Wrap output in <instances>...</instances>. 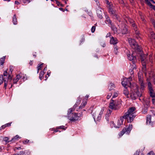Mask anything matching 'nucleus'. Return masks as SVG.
<instances>
[{
	"mask_svg": "<svg viewBox=\"0 0 155 155\" xmlns=\"http://www.w3.org/2000/svg\"><path fill=\"white\" fill-rule=\"evenodd\" d=\"M135 110V108L134 107L130 108L123 117H120V119L118 120L117 126H115V127L119 128V126L123 124L124 119L126 120L128 122L131 123L133 121L136 116Z\"/></svg>",
	"mask_w": 155,
	"mask_h": 155,
	"instance_id": "obj_1",
	"label": "nucleus"
},
{
	"mask_svg": "<svg viewBox=\"0 0 155 155\" xmlns=\"http://www.w3.org/2000/svg\"><path fill=\"white\" fill-rule=\"evenodd\" d=\"M12 79V76L10 72L8 74L7 71H5L4 72L3 75H0V84H1L4 82V88L6 89L8 81H9V83L10 84Z\"/></svg>",
	"mask_w": 155,
	"mask_h": 155,
	"instance_id": "obj_2",
	"label": "nucleus"
},
{
	"mask_svg": "<svg viewBox=\"0 0 155 155\" xmlns=\"http://www.w3.org/2000/svg\"><path fill=\"white\" fill-rule=\"evenodd\" d=\"M121 104L120 99L114 100L111 99L109 103V107L112 110H117L120 108Z\"/></svg>",
	"mask_w": 155,
	"mask_h": 155,
	"instance_id": "obj_3",
	"label": "nucleus"
},
{
	"mask_svg": "<svg viewBox=\"0 0 155 155\" xmlns=\"http://www.w3.org/2000/svg\"><path fill=\"white\" fill-rule=\"evenodd\" d=\"M138 83L139 84L141 89L143 90L145 87V84L143 82V76L141 72H139L137 73Z\"/></svg>",
	"mask_w": 155,
	"mask_h": 155,
	"instance_id": "obj_4",
	"label": "nucleus"
},
{
	"mask_svg": "<svg viewBox=\"0 0 155 155\" xmlns=\"http://www.w3.org/2000/svg\"><path fill=\"white\" fill-rule=\"evenodd\" d=\"M96 9L97 14L98 17L101 19L103 18V10L100 6V4L99 2H97V5L96 6Z\"/></svg>",
	"mask_w": 155,
	"mask_h": 155,
	"instance_id": "obj_5",
	"label": "nucleus"
},
{
	"mask_svg": "<svg viewBox=\"0 0 155 155\" xmlns=\"http://www.w3.org/2000/svg\"><path fill=\"white\" fill-rule=\"evenodd\" d=\"M132 125L131 124H129L128 127H127L124 128L123 130L119 134L120 137L122 136L125 133L129 134L132 129Z\"/></svg>",
	"mask_w": 155,
	"mask_h": 155,
	"instance_id": "obj_6",
	"label": "nucleus"
},
{
	"mask_svg": "<svg viewBox=\"0 0 155 155\" xmlns=\"http://www.w3.org/2000/svg\"><path fill=\"white\" fill-rule=\"evenodd\" d=\"M68 117L72 121H75L77 120H80L81 119V118H79L78 113H76L69 114L68 116Z\"/></svg>",
	"mask_w": 155,
	"mask_h": 155,
	"instance_id": "obj_7",
	"label": "nucleus"
},
{
	"mask_svg": "<svg viewBox=\"0 0 155 155\" xmlns=\"http://www.w3.org/2000/svg\"><path fill=\"white\" fill-rule=\"evenodd\" d=\"M131 80V78L130 77L129 78H125L124 79L123 81H122V85L125 87L126 86L130 87L131 86V83L130 82Z\"/></svg>",
	"mask_w": 155,
	"mask_h": 155,
	"instance_id": "obj_8",
	"label": "nucleus"
},
{
	"mask_svg": "<svg viewBox=\"0 0 155 155\" xmlns=\"http://www.w3.org/2000/svg\"><path fill=\"white\" fill-rule=\"evenodd\" d=\"M108 12L112 16L117 13L115 7L113 5H110L108 7Z\"/></svg>",
	"mask_w": 155,
	"mask_h": 155,
	"instance_id": "obj_9",
	"label": "nucleus"
},
{
	"mask_svg": "<svg viewBox=\"0 0 155 155\" xmlns=\"http://www.w3.org/2000/svg\"><path fill=\"white\" fill-rule=\"evenodd\" d=\"M127 55L128 59L130 61H132L133 64L135 63L137 61L136 56L134 55L133 54L131 55L128 54Z\"/></svg>",
	"mask_w": 155,
	"mask_h": 155,
	"instance_id": "obj_10",
	"label": "nucleus"
},
{
	"mask_svg": "<svg viewBox=\"0 0 155 155\" xmlns=\"http://www.w3.org/2000/svg\"><path fill=\"white\" fill-rule=\"evenodd\" d=\"M139 94V92L138 91L133 92L131 94L130 97L132 99L135 100L138 97L140 96ZM141 95V94H140V96Z\"/></svg>",
	"mask_w": 155,
	"mask_h": 155,
	"instance_id": "obj_11",
	"label": "nucleus"
},
{
	"mask_svg": "<svg viewBox=\"0 0 155 155\" xmlns=\"http://www.w3.org/2000/svg\"><path fill=\"white\" fill-rule=\"evenodd\" d=\"M110 42L111 44L115 45L118 43V40L116 38L112 37L110 40Z\"/></svg>",
	"mask_w": 155,
	"mask_h": 155,
	"instance_id": "obj_12",
	"label": "nucleus"
},
{
	"mask_svg": "<svg viewBox=\"0 0 155 155\" xmlns=\"http://www.w3.org/2000/svg\"><path fill=\"white\" fill-rule=\"evenodd\" d=\"M115 87V85L113 83H110L108 87V88L109 92L111 91H112L115 90L114 89Z\"/></svg>",
	"mask_w": 155,
	"mask_h": 155,
	"instance_id": "obj_13",
	"label": "nucleus"
},
{
	"mask_svg": "<svg viewBox=\"0 0 155 155\" xmlns=\"http://www.w3.org/2000/svg\"><path fill=\"white\" fill-rule=\"evenodd\" d=\"M112 112V111L110 110H107L106 115H105V118L106 120L107 121H109V117L111 115V113Z\"/></svg>",
	"mask_w": 155,
	"mask_h": 155,
	"instance_id": "obj_14",
	"label": "nucleus"
},
{
	"mask_svg": "<svg viewBox=\"0 0 155 155\" xmlns=\"http://www.w3.org/2000/svg\"><path fill=\"white\" fill-rule=\"evenodd\" d=\"M21 76L20 74L17 75L16 77L13 79V84H16L20 79L21 78Z\"/></svg>",
	"mask_w": 155,
	"mask_h": 155,
	"instance_id": "obj_15",
	"label": "nucleus"
},
{
	"mask_svg": "<svg viewBox=\"0 0 155 155\" xmlns=\"http://www.w3.org/2000/svg\"><path fill=\"white\" fill-rule=\"evenodd\" d=\"M131 47L135 50H139V46L138 45L137 43L135 41V43L132 44Z\"/></svg>",
	"mask_w": 155,
	"mask_h": 155,
	"instance_id": "obj_16",
	"label": "nucleus"
},
{
	"mask_svg": "<svg viewBox=\"0 0 155 155\" xmlns=\"http://www.w3.org/2000/svg\"><path fill=\"white\" fill-rule=\"evenodd\" d=\"M147 55L145 54H141L140 55V59L142 63L145 62Z\"/></svg>",
	"mask_w": 155,
	"mask_h": 155,
	"instance_id": "obj_17",
	"label": "nucleus"
},
{
	"mask_svg": "<svg viewBox=\"0 0 155 155\" xmlns=\"http://www.w3.org/2000/svg\"><path fill=\"white\" fill-rule=\"evenodd\" d=\"M105 18H106V20H105V23L108 24L109 25H111L112 24V21L110 20L109 17L107 16H105Z\"/></svg>",
	"mask_w": 155,
	"mask_h": 155,
	"instance_id": "obj_18",
	"label": "nucleus"
},
{
	"mask_svg": "<svg viewBox=\"0 0 155 155\" xmlns=\"http://www.w3.org/2000/svg\"><path fill=\"white\" fill-rule=\"evenodd\" d=\"M104 111V109L103 108H102L100 112L98 114V115L97 116V120H100L101 118V116L103 114V113Z\"/></svg>",
	"mask_w": 155,
	"mask_h": 155,
	"instance_id": "obj_19",
	"label": "nucleus"
},
{
	"mask_svg": "<svg viewBox=\"0 0 155 155\" xmlns=\"http://www.w3.org/2000/svg\"><path fill=\"white\" fill-rule=\"evenodd\" d=\"M147 85L148 91L153 90V85L150 81H148L147 83Z\"/></svg>",
	"mask_w": 155,
	"mask_h": 155,
	"instance_id": "obj_20",
	"label": "nucleus"
},
{
	"mask_svg": "<svg viewBox=\"0 0 155 155\" xmlns=\"http://www.w3.org/2000/svg\"><path fill=\"white\" fill-rule=\"evenodd\" d=\"M112 99H114V98L117 97L119 93L117 91L114 90L112 91Z\"/></svg>",
	"mask_w": 155,
	"mask_h": 155,
	"instance_id": "obj_21",
	"label": "nucleus"
},
{
	"mask_svg": "<svg viewBox=\"0 0 155 155\" xmlns=\"http://www.w3.org/2000/svg\"><path fill=\"white\" fill-rule=\"evenodd\" d=\"M112 17L116 19L119 22H120V16L118 15L116 13L112 16Z\"/></svg>",
	"mask_w": 155,
	"mask_h": 155,
	"instance_id": "obj_22",
	"label": "nucleus"
},
{
	"mask_svg": "<svg viewBox=\"0 0 155 155\" xmlns=\"http://www.w3.org/2000/svg\"><path fill=\"white\" fill-rule=\"evenodd\" d=\"M84 100L85 99H83L82 104H81V105L79 107V109H82L84 108L87 104V102L86 101H84Z\"/></svg>",
	"mask_w": 155,
	"mask_h": 155,
	"instance_id": "obj_23",
	"label": "nucleus"
},
{
	"mask_svg": "<svg viewBox=\"0 0 155 155\" xmlns=\"http://www.w3.org/2000/svg\"><path fill=\"white\" fill-rule=\"evenodd\" d=\"M110 26L112 30L114 31V33L117 32V28L114 25L112 24L111 25H110Z\"/></svg>",
	"mask_w": 155,
	"mask_h": 155,
	"instance_id": "obj_24",
	"label": "nucleus"
},
{
	"mask_svg": "<svg viewBox=\"0 0 155 155\" xmlns=\"http://www.w3.org/2000/svg\"><path fill=\"white\" fill-rule=\"evenodd\" d=\"M149 93L151 97L153 98L155 97V93L153 90L149 91Z\"/></svg>",
	"mask_w": 155,
	"mask_h": 155,
	"instance_id": "obj_25",
	"label": "nucleus"
},
{
	"mask_svg": "<svg viewBox=\"0 0 155 155\" xmlns=\"http://www.w3.org/2000/svg\"><path fill=\"white\" fill-rule=\"evenodd\" d=\"M12 22L13 24L15 25L17 24V18L16 17V14H14L13 17Z\"/></svg>",
	"mask_w": 155,
	"mask_h": 155,
	"instance_id": "obj_26",
	"label": "nucleus"
},
{
	"mask_svg": "<svg viewBox=\"0 0 155 155\" xmlns=\"http://www.w3.org/2000/svg\"><path fill=\"white\" fill-rule=\"evenodd\" d=\"M20 138L19 137V136L17 135L15 136H14L12 139L10 140V141H13V142H15L17 141L18 139Z\"/></svg>",
	"mask_w": 155,
	"mask_h": 155,
	"instance_id": "obj_27",
	"label": "nucleus"
},
{
	"mask_svg": "<svg viewBox=\"0 0 155 155\" xmlns=\"http://www.w3.org/2000/svg\"><path fill=\"white\" fill-rule=\"evenodd\" d=\"M123 94L127 97H128L129 91L127 89V87H126L125 89L123 91Z\"/></svg>",
	"mask_w": 155,
	"mask_h": 155,
	"instance_id": "obj_28",
	"label": "nucleus"
},
{
	"mask_svg": "<svg viewBox=\"0 0 155 155\" xmlns=\"http://www.w3.org/2000/svg\"><path fill=\"white\" fill-rule=\"evenodd\" d=\"M151 117L150 116L148 115V117H147V124H149L152 125V123H151Z\"/></svg>",
	"mask_w": 155,
	"mask_h": 155,
	"instance_id": "obj_29",
	"label": "nucleus"
},
{
	"mask_svg": "<svg viewBox=\"0 0 155 155\" xmlns=\"http://www.w3.org/2000/svg\"><path fill=\"white\" fill-rule=\"evenodd\" d=\"M121 32L122 34H126L127 32V28L125 27V26L123 28L122 30L121 31Z\"/></svg>",
	"mask_w": 155,
	"mask_h": 155,
	"instance_id": "obj_30",
	"label": "nucleus"
},
{
	"mask_svg": "<svg viewBox=\"0 0 155 155\" xmlns=\"http://www.w3.org/2000/svg\"><path fill=\"white\" fill-rule=\"evenodd\" d=\"M128 41L129 42V43L131 46L132 45L133 43H135V40L134 39H132L130 38H129L128 39Z\"/></svg>",
	"mask_w": 155,
	"mask_h": 155,
	"instance_id": "obj_31",
	"label": "nucleus"
},
{
	"mask_svg": "<svg viewBox=\"0 0 155 155\" xmlns=\"http://www.w3.org/2000/svg\"><path fill=\"white\" fill-rule=\"evenodd\" d=\"M5 56H3L2 58H1L0 59V64L2 65H3L4 63Z\"/></svg>",
	"mask_w": 155,
	"mask_h": 155,
	"instance_id": "obj_32",
	"label": "nucleus"
},
{
	"mask_svg": "<svg viewBox=\"0 0 155 155\" xmlns=\"http://www.w3.org/2000/svg\"><path fill=\"white\" fill-rule=\"evenodd\" d=\"M144 102L145 104V106L146 105V107H149L150 106V101L149 100H146Z\"/></svg>",
	"mask_w": 155,
	"mask_h": 155,
	"instance_id": "obj_33",
	"label": "nucleus"
},
{
	"mask_svg": "<svg viewBox=\"0 0 155 155\" xmlns=\"http://www.w3.org/2000/svg\"><path fill=\"white\" fill-rule=\"evenodd\" d=\"M150 38L151 39H154L155 40V33L153 32H151L150 33Z\"/></svg>",
	"mask_w": 155,
	"mask_h": 155,
	"instance_id": "obj_34",
	"label": "nucleus"
},
{
	"mask_svg": "<svg viewBox=\"0 0 155 155\" xmlns=\"http://www.w3.org/2000/svg\"><path fill=\"white\" fill-rule=\"evenodd\" d=\"M45 73V72L44 71H41L40 73L39 76V78L41 80H42V78L43 77V76Z\"/></svg>",
	"mask_w": 155,
	"mask_h": 155,
	"instance_id": "obj_35",
	"label": "nucleus"
},
{
	"mask_svg": "<svg viewBox=\"0 0 155 155\" xmlns=\"http://www.w3.org/2000/svg\"><path fill=\"white\" fill-rule=\"evenodd\" d=\"M118 48L116 45H114V52L116 54H117Z\"/></svg>",
	"mask_w": 155,
	"mask_h": 155,
	"instance_id": "obj_36",
	"label": "nucleus"
},
{
	"mask_svg": "<svg viewBox=\"0 0 155 155\" xmlns=\"http://www.w3.org/2000/svg\"><path fill=\"white\" fill-rule=\"evenodd\" d=\"M143 65L142 70L143 72H144L146 71V64L145 62L142 63Z\"/></svg>",
	"mask_w": 155,
	"mask_h": 155,
	"instance_id": "obj_37",
	"label": "nucleus"
},
{
	"mask_svg": "<svg viewBox=\"0 0 155 155\" xmlns=\"http://www.w3.org/2000/svg\"><path fill=\"white\" fill-rule=\"evenodd\" d=\"M9 140V138L7 137H4L3 139V140L5 141L6 143H8L10 142H11V141H10V140Z\"/></svg>",
	"mask_w": 155,
	"mask_h": 155,
	"instance_id": "obj_38",
	"label": "nucleus"
},
{
	"mask_svg": "<svg viewBox=\"0 0 155 155\" xmlns=\"http://www.w3.org/2000/svg\"><path fill=\"white\" fill-rule=\"evenodd\" d=\"M148 108V107H147L146 106H144V108L142 111L143 112L144 114H145L147 112Z\"/></svg>",
	"mask_w": 155,
	"mask_h": 155,
	"instance_id": "obj_39",
	"label": "nucleus"
},
{
	"mask_svg": "<svg viewBox=\"0 0 155 155\" xmlns=\"http://www.w3.org/2000/svg\"><path fill=\"white\" fill-rule=\"evenodd\" d=\"M145 3H146L150 7H152L153 6V5L151 4V3L148 1V0H145Z\"/></svg>",
	"mask_w": 155,
	"mask_h": 155,
	"instance_id": "obj_40",
	"label": "nucleus"
},
{
	"mask_svg": "<svg viewBox=\"0 0 155 155\" xmlns=\"http://www.w3.org/2000/svg\"><path fill=\"white\" fill-rule=\"evenodd\" d=\"M75 108H74V109L73 108H70L68 110V116L69 115V114L70 113H72V111L74 110Z\"/></svg>",
	"mask_w": 155,
	"mask_h": 155,
	"instance_id": "obj_41",
	"label": "nucleus"
},
{
	"mask_svg": "<svg viewBox=\"0 0 155 155\" xmlns=\"http://www.w3.org/2000/svg\"><path fill=\"white\" fill-rule=\"evenodd\" d=\"M127 20L131 24L134 23V21L131 18H130L128 17L127 18Z\"/></svg>",
	"mask_w": 155,
	"mask_h": 155,
	"instance_id": "obj_42",
	"label": "nucleus"
},
{
	"mask_svg": "<svg viewBox=\"0 0 155 155\" xmlns=\"http://www.w3.org/2000/svg\"><path fill=\"white\" fill-rule=\"evenodd\" d=\"M43 63H41V64L39 65H38V66L37 67V68H38V69H39L40 70H41L42 67L43 65Z\"/></svg>",
	"mask_w": 155,
	"mask_h": 155,
	"instance_id": "obj_43",
	"label": "nucleus"
},
{
	"mask_svg": "<svg viewBox=\"0 0 155 155\" xmlns=\"http://www.w3.org/2000/svg\"><path fill=\"white\" fill-rule=\"evenodd\" d=\"M129 72L130 74L131 75V76L130 77V78H131V77L133 75V76H134L133 75V74H134V71H133V69H130L129 70Z\"/></svg>",
	"mask_w": 155,
	"mask_h": 155,
	"instance_id": "obj_44",
	"label": "nucleus"
},
{
	"mask_svg": "<svg viewBox=\"0 0 155 155\" xmlns=\"http://www.w3.org/2000/svg\"><path fill=\"white\" fill-rule=\"evenodd\" d=\"M64 126H61L59 127H56V129H62L64 130H65V129L64 128Z\"/></svg>",
	"mask_w": 155,
	"mask_h": 155,
	"instance_id": "obj_45",
	"label": "nucleus"
},
{
	"mask_svg": "<svg viewBox=\"0 0 155 155\" xmlns=\"http://www.w3.org/2000/svg\"><path fill=\"white\" fill-rule=\"evenodd\" d=\"M132 26L134 30H135L137 29V25H136L135 23H133L132 25Z\"/></svg>",
	"mask_w": 155,
	"mask_h": 155,
	"instance_id": "obj_46",
	"label": "nucleus"
},
{
	"mask_svg": "<svg viewBox=\"0 0 155 155\" xmlns=\"http://www.w3.org/2000/svg\"><path fill=\"white\" fill-rule=\"evenodd\" d=\"M83 112H81V113L79 114L78 113V117L79 118H81V117H82L83 116Z\"/></svg>",
	"mask_w": 155,
	"mask_h": 155,
	"instance_id": "obj_47",
	"label": "nucleus"
},
{
	"mask_svg": "<svg viewBox=\"0 0 155 155\" xmlns=\"http://www.w3.org/2000/svg\"><path fill=\"white\" fill-rule=\"evenodd\" d=\"M24 3H29L30 2L31 0H21Z\"/></svg>",
	"mask_w": 155,
	"mask_h": 155,
	"instance_id": "obj_48",
	"label": "nucleus"
},
{
	"mask_svg": "<svg viewBox=\"0 0 155 155\" xmlns=\"http://www.w3.org/2000/svg\"><path fill=\"white\" fill-rule=\"evenodd\" d=\"M135 64V63L133 64V65H132V68L131 69H133V70L136 69V66Z\"/></svg>",
	"mask_w": 155,
	"mask_h": 155,
	"instance_id": "obj_49",
	"label": "nucleus"
},
{
	"mask_svg": "<svg viewBox=\"0 0 155 155\" xmlns=\"http://www.w3.org/2000/svg\"><path fill=\"white\" fill-rule=\"evenodd\" d=\"M91 113L93 115V117L94 119V120H95V118L96 116V112H95V113H94V112H93V111H92V112Z\"/></svg>",
	"mask_w": 155,
	"mask_h": 155,
	"instance_id": "obj_50",
	"label": "nucleus"
},
{
	"mask_svg": "<svg viewBox=\"0 0 155 155\" xmlns=\"http://www.w3.org/2000/svg\"><path fill=\"white\" fill-rule=\"evenodd\" d=\"M25 151H22L20 152L19 153H18V155H25Z\"/></svg>",
	"mask_w": 155,
	"mask_h": 155,
	"instance_id": "obj_51",
	"label": "nucleus"
},
{
	"mask_svg": "<svg viewBox=\"0 0 155 155\" xmlns=\"http://www.w3.org/2000/svg\"><path fill=\"white\" fill-rule=\"evenodd\" d=\"M151 21L154 28L155 29V21L154 19H152L151 20Z\"/></svg>",
	"mask_w": 155,
	"mask_h": 155,
	"instance_id": "obj_52",
	"label": "nucleus"
},
{
	"mask_svg": "<svg viewBox=\"0 0 155 155\" xmlns=\"http://www.w3.org/2000/svg\"><path fill=\"white\" fill-rule=\"evenodd\" d=\"M96 27L95 26H93L91 28V31L92 32L94 33L95 31Z\"/></svg>",
	"mask_w": 155,
	"mask_h": 155,
	"instance_id": "obj_53",
	"label": "nucleus"
},
{
	"mask_svg": "<svg viewBox=\"0 0 155 155\" xmlns=\"http://www.w3.org/2000/svg\"><path fill=\"white\" fill-rule=\"evenodd\" d=\"M13 67L12 66H10V67H9L10 71H9V72H10V74H11L12 73V71L13 70Z\"/></svg>",
	"mask_w": 155,
	"mask_h": 155,
	"instance_id": "obj_54",
	"label": "nucleus"
},
{
	"mask_svg": "<svg viewBox=\"0 0 155 155\" xmlns=\"http://www.w3.org/2000/svg\"><path fill=\"white\" fill-rule=\"evenodd\" d=\"M29 140L26 139V140L23 141V143L24 144H26L28 143L29 142Z\"/></svg>",
	"mask_w": 155,
	"mask_h": 155,
	"instance_id": "obj_55",
	"label": "nucleus"
},
{
	"mask_svg": "<svg viewBox=\"0 0 155 155\" xmlns=\"http://www.w3.org/2000/svg\"><path fill=\"white\" fill-rule=\"evenodd\" d=\"M79 104L80 103H79L76 102L75 104L74 105L73 108H75L76 107L78 106Z\"/></svg>",
	"mask_w": 155,
	"mask_h": 155,
	"instance_id": "obj_56",
	"label": "nucleus"
},
{
	"mask_svg": "<svg viewBox=\"0 0 155 155\" xmlns=\"http://www.w3.org/2000/svg\"><path fill=\"white\" fill-rule=\"evenodd\" d=\"M118 1L120 4L122 5L124 4V2L123 0H118Z\"/></svg>",
	"mask_w": 155,
	"mask_h": 155,
	"instance_id": "obj_57",
	"label": "nucleus"
},
{
	"mask_svg": "<svg viewBox=\"0 0 155 155\" xmlns=\"http://www.w3.org/2000/svg\"><path fill=\"white\" fill-rule=\"evenodd\" d=\"M81 98L80 97H79L78 98V99L77 101V102L79 103L80 104V102L81 100Z\"/></svg>",
	"mask_w": 155,
	"mask_h": 155,
	"instance_id": "obj_58",
	"label": "nucleus"
},
{
	"mask_svg": "<svg viewBox=\"0 0 155 155\" xmlns=\"http://www.w3.org/2000/svg\"><path fill=\"white\" fill-rule=\"evenodd\" d=\"M147 155H155L153 151H151L148 153Z\"/></svg>",
	"mask_w": 155,
	"mask_h": 155,
	"instance_id": "obj_59",
	"label": "nucleus"
},
{
	"mask_svg": "<svg viewBox=\"0 0 155 155\" xmlns=\"http://www.w3.org/2000/svg\"><path fill=\"white\" fill-rule=\"evenodd\" d=\"M21 149H22V148L21 147H15L14 149V150L15 151L16 150H20Z\"/></svg>",
	"mask_w": 155,
	"mask_h": 155,
	"instance_id": "obj_60",
	"label": "nucleus"
},
{
	"mask_svg": "<svg viewBox=\"0 0 155 155\" xmlns=\"http://www.w3.org/2000/svg\"><path fill=\"white\" fill-rule=\"evenodd\" d=\"M61 132V131L59 130H58V129H55V130H54V132H53L52 134H55V132Z\"/></svg>",
	"mask_w": 155,
	"mask_h": 155,
	"instance_id": "obj_61",
	"label": "nucleus"
},
{
	"mask_svg": "<svg viewBox=\"0 0 155 155\" xmlns=\"http://www.w3.org/2000/svg\"><path fill=\"white\" fill-rule=\"evenodd\" d=\"M11 123H8L5 124V125L6 127H10L11 126Z\"/></svg>",
	"mask_w": 155,
	"mask_h": 155,
	"instance_id": "obj_62",
	"label": "nucleus"
},
{
	"mask_svg": "<svg viewBox=\"0 0 155 155\" xmlns=\"http://www.w3.org/2000/svg\"><path fill=\"white\" fill-rule=\"evenodd\" d=\"M57 4L58 6H62V5L59 2H57Z\"/></svg>",
	"mask_w": 155,
	"mask_h": 155,
	"instance_id": "obj_63",
	"label": "nucleus"
},
{
	"mask_svg": "<svg viewBox=\"0 0 155 155\" xmlns=\"http://www.w3.org/2000/svg\"><path fill=\"white\" fill-rule=\"evenodd\" d=\"M152 103L153 104L155 105V99L153 98L152 99Z\"/></svg>",
	"mask_w": 155,
	"mask_h": 155,
	"instance_id": "obj_64",
	"label": "nucleus"
}]
</instances>
